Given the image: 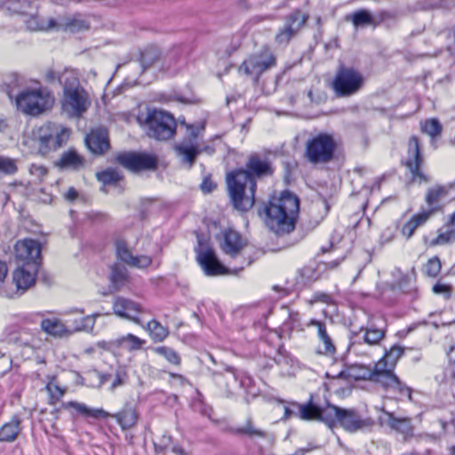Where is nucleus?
I'll return each mask as SVG.
<instances>
[{
	"instance_id": "8fccbe9b",
	"label": "nucleus",
	"mask_w": 455,
	"mask_h": 455,
	"mask_svg": "<svg viewBox=\"0 0 455 455\" xmlns=\"http://www.w3.org/2000/svg\"><path fill=\"white\" fill-rule=\"evenodd\" d=\"M434 211L435 209L433 208L427 212L418 213L411 219L412 223H414L416 229L427 222V220L430 218Z\"/></svg>"
},
{
	"instance_id": "ea45409f",
	"label": "nucleus",
	"mask_w": 455,
	"mask_h": 455,
	"mask_svg": "<svg viewBox=\"0 0 455 455\" xmlns=\"http://www.w3.org/2000/svg\"><path fill=\"white\" fill-rule=\"evenodd\" d=\"M384 337V331L381 329L369 328L363 332V340L369 345L378 344Z\"/></svg>"
},
{
	"instance_id": "4468645a",
	"label": "nucleus",
	"mask_w": 455,
	"mask_h": 455,
	"mask_svg": "<svg viewBox=\"0 0 455 455\" xmlns=\"http://www.w3.org/2000/svg\"><path fill=\"white\" fill-rule=\"evenodd\" d=\"M275 66V57L269 49L246 59L239 67V72L257 79L263 72Z\"/></svg>"
},
{
	"instance_id": "a18cd8bd",
	"label": "nucleus",
	"mask_w": 455,
	"mask_h": 455,
	"mask_svg": "<svg viewBox=\"0 0 455 455\" xmlns=\"http://www.w3.org/2000/svg\"><path fill=\"white\" fill-rule=\"evenodd\" d=\"M156 352L163 356H164L171 363L179 364L180 363V356L178 354L166 347H159L156 348Z\"/></svg>"
},
{
	"instance_id": "aec40b11",
	"label": "nucleus",
	"mask_w": 455,
	"mask_h": 455,
	"mask_svg": "<svg viewBox=\"0 0 455 455\" xmlns=\"http://www.w3.org/2000/svg\"><path fill=\"white\" fill-rule=\"evenodd\" d=\"M116 250L117 258L131 267L145 268L152 263V259L148 256H134L124 240L120 239L116 241Z\"/></svg>"
},
{
	"instance_id": "2eb2a0df",
	"label": "nucleus",
	"mask_w": 455,
	"mask_h": 455,
	"mask_svg": "<svg viewBox=\"0 0 455 455\" xmlns=\"http://www.w3.org/2000/svg\"><path fill=\"white\" fill-rule=\"evenodd\" d=\"M116 161L132 172L155 170L157 166L156 156L147 153L124 152L116 156Z\"/></svg>"
},
{
	"instance_id": "f3484780",
	"label": "nucleus",
	"mask_w": 455,
	"mask_h": 455,
	"mask_svg": "<svg viewBox=\"0 0 455 455\" xmlns=\"http://www.w3.org/2000/svg\"><path fill=\"white\" fill-rule=\"evenodd\" d=\"M112 308L116 316L140 323L138 315L142 313L143 308L138 302L118 296L113 299Z\"/></svg>"
},
{
	"instance_id": "c85d7f7f",
	"label": "nucleus",
	"mask_w": 455,
	"mask_h": 455,
	"mask_svg": "<svg viewBox=\"0 0 455 455\" xmlns=\"http://www.w3.org/2000/svg\"><path fill=\"white\" fill-rule=\"evenodd\" d=\"M146 343L144 339L133 334H126L116 339L115 344L128 351H136L141 349Z\"/></svg>"
},
{
	"instance_id": "37998d69",
	"label": "nucleus",
	"mask_w": 455,
	"mask_h": 455,
	"mask_svg": "<svg viewBox=\"0 0 455 455\" xmlns=\"http://www.w3.org/2000/svg\"><path fill=\"white\" fill-rule=\"evenodd\" d=\"M441 267L442 265L439 258L434 257L428 259L425 267V272L428 276L435 277L440 273Z\"/></svg>"
},
{
	"instance_id": "412c9836",
	"label": "nucleus",
	"mask_w": 455,
	"mask_h": 455,
	"mask_svg": "<svg viewBox=\"0 0 455 455\" xmlns=\"http://www.w3.org/2000/svg\"><path fill=\"white\" fill-rule=\"evenodd\" d=\"M88 149L95 154H103L109 147L108 132L104 128L92 130L85 138Z\"/></svg>"
},
{
	"instance_id": "39448f33",
	"label": "nucleus",
	"mask_w": 455,
	"mask_h": 455,
	"mask_svg": "<svg viewBox=\"0 0 455 455\" xmlns=\"http://www.w3.org/2000/svg\"><path fill=\"white\" fill-rule=\"evenodd\" d=\"M228 188L235 208L247 211L254 204L255 181L249 172L238 170L228 174Z\"/></svg>"
},
{
	"instance_id": "dca6fc26",
	"label": "nucleus",
	"mask_w": 455,
	"mask_h": 455,
	"mask_svg": "<svg viewBox=\"0 0 455 455\" xmlns=\"http://www.w3.org/2000/svg\"><path fill=\"white\" fill-rule=\"evenodd\" d=\"M42 243L32 238H25L16 242L14 245L15 259L21 265L38 264L41 261Z\"/></svg>"
},
{
	"instance_id": "5fc2aeb1",
	"label": "nucleus",
	"mask_w": 455,
	"mask_h": 455,
	"mask_svg": "<svg viewBox=\"0 0 455 455\" xmlns=\"http://www.w3.org/2000/svg\"><path fill=\"white\" fill-rule=\"evenodd\" d=\"M416 230L414 223L410 220L408 222H406L402 229L401 232L403 235H404L407 239L411 237Z\"/></svg>"
},
{
	"instance_id": "de8ad7c7",
	"label": "nucleus",
	"mask_w": 455,
	"mask_h": 455,
	"mask_svg": "<svg viewBox=\"0 0 455 455\" xmlns=\"http://www.w3.org/2000/svg\"><path fill=\"white\" fill-rule=\"evenodd\" d=\"M403 349L399 347H393L386 355L383 356L390 363V367H394L396 364L397 360L402 356Z\"/></svg>"
},
{
	"instance_id": "473e14b6",
	"label": "nucleus",
	"mask_w": 455,
	"mask_h": 455,
	"mask_svg": "<svg viewBox=\"0 0 455 455\" xmlns=\"http://www.w3.org/2000/svg\"><path fill=\"white\" fill-rule=\"evenodd\" d=\"M160 52L156 48L146 49L141 53V65L144 69L156 67L160 62Z\"/></svg>"
},
{
	"instance_id": "0e129e2a",
	"label": "nucleus",
	"mask_w": 455,
	"mask_h": 455,
	"mask_svg": "<svg viewBox=\"0 0 455 455\" xmlns=\"http://www.w3.org/2000/svg\"><path fill=\"white\" fill-rule=\"evenodd\" d=\"M172 451H173L174 453H176L178 455H184L183 451L180 447H176L175 446V447L172 448Z\"/></svg>"
},
{
	"instance_id": "7ed1b4c3",
	"label": "nucleus",
	"mask_w": 455,
	"mask_h": 455,
	"mask_svg": "<svg viewBox=\"0 0 455 455\" xmlns=\"http://www.w3.org/2000/svg\"><path fill=\"white\" fill-rule=\"evenodd\" d=\"M49 82L58 81L63 87L62 110L69 117H80L91 106L86 91L80 85L78 75L74 69L66 68L61 72L48 71Z\"/></svg>"
},
{
	"instance_id": "c03bdc74",
	"label": "nucleus",
	"mask_w": 455,
	"mask_h": 455,
	"mask_svg": "<svg viewBox=\"0 0 455 455\" xmlns=\"http://www.w3.org/2000/svg\"><path fill=\"white\" fill-rule=\"evenodd\" d=\"M423 131L431 137H435L441 132V124L436 119L427 120L422 126Z\"/></svg>"
},
{
	"instance_id": "7c9ffc66",
	"label": "nucleus",
	"mask_w": 455,
	"mask_h": 455,
	"mask_svg": "<svg viewBox=\"0 0 455 455\" xmlns=\"http://www.w3.org/2000/svg\"><path fill=\"white\" fill-rule=\"evenodd\" d=\"M347 376L355 379H370L372 381V368L364 364L355 363L347 368Z\"/></svg>"
},
{
	"instance_id": "c9c22d12",
	"label": "nucleus",
	"mask_w": 455,
	"mask_h": 455,
	"mask_svg": "<svg viewBox=\"0 0 455 455\" xmlns=\"http://www.w3.org/2000/svg\"><path fill=\"white\" fill-rule=\"evenodd\" d=\"M447 195V189L442 186H435L430 188L426 196V201L431 209H436L434 207L436 204H438L443 198H444Z\"/></svg>"
},
{
	"instance_id": "c756f323",
	"label": "nucleus",
	"mask_w": 455,
	"mask_h": 455,
	"mask_svg": "<svg viewBox=\"0 0 455 455\" xmlns=\"http://www.w3.org/2000/svg\"><path fill=\"white\" fill-rule=\"evenodd\" d=\"M247 168L256 175H265L271 172L269 163L259 156H251L247 164Z\"/></svg>"
},
{
	"instance_id": "bb28decb",
	"label": "nucleus",
	"mask_w": 455,
	"mask_h": 455,
	"mask_svg": "<svg viewBox=\"0 0 455 455\" xmlns=\"http://www.w3.org/2000/svg\"><path fill=\"white\" fill-rule=\"evenodd\" d=\"M100 316V314H92L85 316H82L76 319L73 324L69 326L72 331V334L79 331L91 332L95 325L96 319Z\"/></svg>"
},
{
	"instance_id": "a19ab883",
	"label": "nucleus",
	"mask_w": 455,
	"mask_h": 455,
	"mask_svg": "<svg viewBox=\"0 0 455 455\" xmlns=\"http://www.w3.org/2000/svg\"><path fill=\"white\" fill-rule=\"evenodd\" d=\"M46 390L50 395L52 400H60L66 392V389L62 387L56 380L55 378L52 379L46 385Z\"/></svg>"
},
{
	"instance_id": "13d9d810",
	"label": "nucleus",
	"mask_w": 455,
	"mask_h": 455,
	"mask_svg": "<svg viewBox=\"0 0 455 455\" xmlns=\"http://www.w3.org/2000/svg\"><path fill=\"white\" fill-rule=\"evenodd\" d=\"M79 194L74 188H69L68 190L64 194V198L68 202H74L78 199Z\"/></svg>"
},
{
	"instance_id": "1a4fd4ad",
	"label": "nucleus",
	"mask_w": 455,
	"mask_h": 455,
	"mask_svg": "<svg viewBox=\"0 0 455 455\" xmlns=\"http://www.w3.org/2000/svg\"><path fill=\"white\" fill-rule=\"evenodd\" d=\"M394 367L384 357L377 362L372 368V381L385 389L407 396L411 399V390L405 387L394 373Z\"/></svg>"
},
{
	"instance_id": "79ce46f5",
	"label": "nucleus",
	"mask_w": 455,
	"mask_h": 455,
	"mask_svg": "<svg viewBox=\"0 0 455 455\" xmlns=\"http://www.w3.org/2000/svg\"><path fill=\"white\" fill-rule=\"evenodd\" d=\"M16 162L9 157L0 156V175H12L17 172Z\"/></svg>"
},
{
	"instance_id": "9b49d317",
	"label": "nucleus",
	"mask_w": 455,
	"mask_h": 455,
	"mask_svg": "<svg viewBox=\"0 0 455 455\" xmlns=\"http://www.w3.org/2000/svg\"><path fill=\"white\" fill-rule=\"evenodd\" d=\"M325 424L329 427L337 425L349 432H355L361 429L364 423L353 410H346L335 405H328L324 410Z\"/></svg>"
},
{
	"instance_id": "f8f14e48",
	"label": "nucleus",
	"mask_w": 455,
	"mask_h": 455,
	"mask_svg": "<svg viewBox=\"0 0 455 455\" xmlns=\"http://www.w3.org/2000/svg\"><path fill=\"white\" fill-rule=\"evenodd\" d=\"M335 142L328 134H319L307 143L306 156L313 164L329 162L334 153Z\"/></svg>"
},
{
	"instance_id": "f704fd0d",
	"label": "nucleus",
	"mask_w": 455,
	"mask_h": 455,
	"mask_svg": "<svg viewBox=\"0 0 455 455\" xmlns=\"http://www.w3.org/2000/svg\"><path fill=\"white\" fill-rule=\"evenodd\" d=\"M347 20H351L355 28L364 27L373 23V19L370 12L365 10L358 11L346 17Z\"/></svg>"
},
{
	"instance_id": "0eeeda50",
	"label": "nucleus",
	"mask_w": 455,
	"mask_h": 455,
	"mask_svg": "<svg viewBox=\"0 0 455 455\" xmlns=\"http://www.w3.org/2000/svg\"><path fill=\"white\" fill-rule=\"evenodd\" d=\"M15 102L22 113L37 116L52 108L54 97L43 88L25 89L17 95Z\"/></svg>"
},
{
	"instance_id": "e433bc0d",
	"label": "nucleus",
	"mask_w": 455,
	"mask_h": 455,
	"mask_svg": "<svg viewBox=\"0 0 455 455\" xmlns=\"http://www.w3.org/2000/svg\"><path fill=\"white\" fill-rule=\"evenodd\" d=\"M127 271L125 268L115 267L112 268L110 281L115 291L120 290L127 281Z\"/></svg>"
},
{
	"instance_id": "052dcab7",
	"label": "nucleus",
	"mask_w": 455,
	"mask_h": 455,
	"mask_svg": "<svg viewBox=\"0 0 455 455\" xmlns=\"http://www.w3.org/2000/svg\"><path fill=\"white\" fill-rule=\"evenodd\" d=\"M8 268L5 262L0 260V284L3 283L6 275H7Z\"/></svg>"
},
{
	"instance_id": "393cba45",
	"label": "nucleus",
	"mask_w": 455,
	"mask_h": 455,
	"mask_svg": "<svg viewBox=\"0 0 455 455\" xmlns=\"http://www.w3.org/2000/svg\"><path fill=\"white\" fill-rule=\"evenodd\" d=\"M299 411V417L304 420H321L325 423L324 410L314 404L311 401L305 404H296Z\"/></svg>"
},
{
	"instance_id": "e2e57ef3",
	"label": "nucleus",
	"mask_w": 455,
	"mask_h": 455,
	"mask_svg": "<svg viewBox=\"0 0 455 455\" xmlns=\"http://www.w3.org/2000/svg\"><path fill=\"white\" fill-rule=\"evenodd\" d=\"M283 409V419H287L288 418L291 417V415L292 414V411L286 405H284Z\"/></svg>"
},
{
	"instance_id": "680f3d73",
	"label": "nucleus",
	"mask_w": 455,
	"mask_h": 455,
	"mask_svg": "<svg viewBox=\"0 0 455 455\" xmlns=\"http://www.w3.org/2000/svg\"><path fill=\"white\" fill-rule=\"evenodd\" d=\"M125 418H127V427L132 426L136 421V415L134 411H127Z\"/></svg>"
},
{
	"instance_id": "ddd939ff",
	"label": "nucleus",
	"mask_w": 455,
	"mask_h": 455,
	"mask_svg": "<svg viewBox=\"0 0 455 455\" xmlns=\"http://www.w3.org/2000/svg\"><path fill=\"white\" fill-rule=\"evenodd\" d=\"M39 267L38 264L20 265L12 273V283L14 289L5 291V296L13 298L24 293L36 283Z\"/></svg>"
},
{
	"instance_id": "bf43d9fd",
	"label": "nucleus",
	"mask_w": 455,
	"mask_h": 455,
	"mask_svg": "<svg viewBox=\"0 0 455 455\" xmlns=\"http://www.w3.org/2000/svg\"><path fill=\"white\" fill-rule=\"evenodd\" d=\"M394 235V230L388 228L383 231L381 239L384 243H389L393 240Z\"/></svg>"
},
{
	"instance_id": "69168bd1",
	"label": "nucleus",
	"mask_w": 455,
	"mask_h": 455,
	"mask_svg": "<svg viewBox=\"0 0 455 455\" xmlns=\"http://www.w3.org/2000/svg\"><path fill=\"white\" fill-rule=\"evenodd\" d=\"M70 314H84V310L83 309H79V308H75L74 310H71L69 312Z\"/></svg>"
},
{
	"instance_id": "6ab92c4d",
	"label": "nucleus",
	"mask_w": 455,
	"mask_h": 455,
	"mask_svg": "<svg viewBox=\"0 0 455 455\" xmlns=\"http://www.w3.org/2000/svg\"><path fill=\"white\" fill-rule=\"evenodd\" d=\"M422 162L423 160L420 155L419 140L416 137H411L409 140V156L406 161V166L409 168L414 181H427V177L420 172L419 169Z\"/></svg>"
},
{
	"instance_id": "f257e3e1",
	"label": "nucleus",
	"mask_w": 455,
	"mask_h": 455,
	"mask_svg": "<svg viewBox=\"0 0 455 455\" xmlns=\"http://www.w3.org/2000/svg\"><path fill=\"white\" fill-rule=\"evenodd\" d=\"M219 241L222 251L231 259L239 258L241 259V266L233 269L225 267L220 263L214 251L198 238L199 245L196 250L197 261L205 275L214 276L226 274H236L239 270L243 269L244 266L251 264L250 260H246L243 257L247 243L239 233L233 229L224 230Z\"/></svg>"
},
{
	"instance_id": "f03ea898",
	"label": "nucleus",
	"mask_w": 455,
	"mask_h": 455,
	"mask_svg": "<svg viewBox=\"0 0 455 455\" xmlns=\"http://www.w3.org/2000/svg\"><path fill=\"white\" fill-rule=\"evenodd\" d=\"M299 211V198L291 192L283 191L279 196L271 198L265 206L264 222L275 234L286 235L294 229Z\"/></svg>"
},
{
	"instance_id": "3c124183",
	"label": "nucleus",
	"mask_w": 455,
	"mask_h": 455,
	"mask_svg": "<svg viewBox=\"0 0 455 455\" xmlns=\"http://www.w3.org/2000/svg\"><path fill=\"white\" fill-rule=\"evenodd\" d=\"M434 211L435 209L433 208L427 212L418 213L411 219L412 223H414L416 229L427 222V220L430 218Z\"/></svg>"
},
{
	"instance_id": "72a5a7b5",
	"label": "nucleus",
	"mask_w": 455,
	"mask_h": 455,
	"mask_svg": "<svg viewBox=\"0 0 455 455\" xmlns=\"http://www.w3.org/2000/svg\"><path fill=\"white\" fill-rule=\"evenodd\" d=\"M146 329L149 332L151 339L155 341L164 340L169 333L167 328L155 320L148 322Z\"/></svg>"
},
{
	"instance_id": "4be33fe9",
	"label": "nucleus",
	"mask_w": 455,
	"mask_h": 455,
	"mask_svg": "<svg viewBox=\"0 0 455 455\" xmlns=\"http://www.w3.org/2000/svg\"><path fill=\"white\" fill-rule=\"evenodd\" d=\"M41 328L44 332L53 337L72 335V331L69 329V326L56 317L43 319Z\"/></svg>"
},
{
	"instance_id": "b1692460",
	"label": "nucleus",
	"mask_w": 455,
	"mask_h": 455,
	"mask_svg": "<svg viewBox=\"0 0 455 455\" xmlns=\"http://www.w3.org/2000/svg\"><path fill=\"white\" fill-rule=\"evenodd\" d=\"M20 419L14 417L11 421L4 424L0 428V442L12 443L16 440L21 432Z\"/></svg>"
},
{
	"instance_id": "9d476101",
	"label": "nucleus",
	"mask_w": 455,
	"mask_h": 455,
	"mask_svg": "<svg viewBox=\"0 0 455 455\" xmlns=\"http://www.w3.org/2000/svg\"><path fill=\"white\" fill-rule=\"evenodd\" d=\"M363 84V76L358 70L348 67H340L332 81L333 91L339 97L357 93Z\"/></svg>"
},
{
	"instance_id": "6e6d98bb",
	"label": "nucleus",
	"mask_w": 455,
	"mask_h": 455,
	"mask_svg": "<svg viewBox=\"0 0 455 455\" xmlns=\"http://www.w3.org/2000/svg\"><path fill=\"white\" fill-rule=\"evenodd\" d=\"M216 188V184L210 179L206 178L201 184V189L204 193H211Z\"/></svg>"
},
{
	"instance_id": "338daca9",
	"label": "nucleus",
	"mask_w": 455,
	"mask_h": 455,
	"mask_svg": "<svg viewBox=\"0 0 455 455\" xmlns=\"http://www.w3.org/2000/svg\"><path fill=\"white\" fill-rule=\"evenodd\" d=\"M198 133H199V131H197V132H196L194 130H192V132H191V134H190V135H191L194 139H196V138L198 136Z\"/></svg>"
},
{
	"instance_id": "a211bd4d",
	"label": "nucleus",
	"mask_w": 455,
	"mask_h": 455,
	"mask_svg": "<svg viewBox=\"0 0 455 455\" xmlns=\"http://www.w3.org/2000/svg\"><path fill=\"white\" fill-rule=\"evenodd\" d=\"M307 17L301 12L296 11L293 12L275 35V43L279 45L287 44L291 38L304 26Z\"/></svg>"
},
{
	"instance_id": "5701e85b",
	"label": "nucleus",
	"mask_w": 455,
	"mask_h": 455,
	"mask_svg": "<svg viewBox=\"0 0 455 455\" xmlns=\"http://www.w3.org/2000/svg\"><path fill=\"white\" fill-rule=\"evenodd\" d=\"M306 325L307 327L314 326L316 328L318 338L322 343L319 347V352L323 355L334 354L335 346L326 331L325 325L322 322L316 320H310Z\"/></svg>"
},
{
	"instance_id": "774afa93",
	"label": "nucleus",
	"mask_w": 455,
	"mask_h": 455,
	"mask_svg": "<svg viewBox=\"0 0 455 455\" xmlns=\"http://www.w3.org/2000/svg\"><path fill=\"white\" fill-rule=\"evenodd\" d=\"M451 223L452 225H455V212H454V213L451 215Z\"/></svg>"
},
{
	"instance_id": "cd10ccee",
	"label": "nucleus",
	"mask_w": 455,
	"mask_h": 455,
	"mask_svg": "<svg viewBox=\"0 0 455 455\" xmlns=\"http://www.w3.org/2000/svg\"><path fill=\"white\" fill-rule=\"evenodd\" d=\"M59 164L60 167L78 170L84 166V158L75 150L63 153Z\"/></svg>"
},
{
	"instance_id": "20e7f679",
	"label": "nucleus",
	"mask_w": 455,
	"mask_h": 455,
	"mask_svg": "<svg viewBox=\"0 0 455 455\" xmlns=\"http://www.w3.org/2000/svg\"><path fill=\"white\" fill-rule=\"evenodd\" d=\"M7 8L12 12L24 16L23 21L26 23L28 29L31 31L63 30L77 32L87 28L84 21L70 18H60L58 20L52 18L46 20H41L36 15L28 12V9H31L28 0H12Z\"/></svg>"
},
{
	"instance_id": "58836bf2",
	"label": "nucleus",
	"mask_w": 455,
	"mask_h": 455,
	"mask_svg": "<svg viewBox=\"0 0 455 455\" xmlns=\"http://www.w3.org/2000/svg\"><path fill=\"white\" fill-rule=\"evenodd\" d=\"M385 415L387 416L386 423L393 429L398 431H405L409 428V420L405 418L403 419H396L390 412L385 411Z\"/></svg>"
},
{
	"instance_id": "4c0bfd02",
	"label": "nucleus",
	"mask_w": 455,
	"mask_h": 455,
	"mask_svg": "<svg viewBox=\"0 0 455 455\" xmlns=\"http://www.w3.org/2000/svg\"><path fill=\"white\" fill-rule=\"evenodd\" d=\"M99 181L105 185L115 184L121 180V174L115 169H107L101 172L96 174Z\"/></svg>"
},
{
	"instance_id": "864d4df0",
	"label": "nucleus",
	"mask_w": 455,
	"mask_h": 455,
	"mask_svg": "<svg viewBox=\"0 0 455 455\" xmlns=\"http://www.w3.org/2000/svg\"><path fill=\"white\" fill-rule=\"evenodd\" d=\"M433 291L435 294H443L445 298H449L451 293V288L450 285L438 283L433 286Z\"/></svg>"
},
{
	"instance_id": "a878e982",
	"label": "nucleus",
	"mask_w": 455,
	"mask_h": 455,
	"mask_svg": "<svg viewBox=\"0 0 455 455\" xmlns=\"http://www.w3.org/2000/svg\"><path fill=\"white\" fill-rule=\"evenodd\" d=\"M178 155L182 158V161L188 163L189 166L192 165L196 156L199 154L200 150L198 145L192 140H185L175 147Z\"/></svg>"
},
{
	"instance_id": "09e8293b",
	"label": "nucleus",
	"mask_w": 455,
	"mask_h": 455,
	"mask_svg": "<svg viewBox=\"0 0 455 455\" xmlns=\"http://www.w3.org/2000/svg\"><path fill=\"white\" fill-rule=\"evenodd\" d=\"M455 240V229H451L448 232L442 233L437 235V237L433 240L432 244L433 245H440V244H445L451 242H453Z\"/></svg>"
},
{
	"instance_id": "4d7b16f0",
	"label": "nucleus",
	"mask_w": 455,
	"mask_h": 455,
	"mask_svg": "<svg viewBox=\"0 0 455 455\" xmlns=\"http://www.w3.org/2000/svg\"><path fill=\"white\" fill-rule=\"evenodd\" d=\"M124 382H125V374L117 372L115 377V379L113 380V382L111 384V389L112 390L116 389V387L124 385Z\"/></svg>"
},
{
	"instance_id": "49530a36",
	"label": "nucleus",
	"mask_w": 455,
	"mask_h": 455,
	"mask_svg": "<svg viewBox=\"0 0 455 455\" xmlns=\"http://www.w3.org/2000/svg\"><path fill=\"white\" fill-rule=\"evenodd\" d=\"M29 173L35 178V182H41L47 174L45 167L40 164H31L29 168Z\"/></svg>"
},
{
	"instance_id": "423d86ee",
	"label": "nucleus",
	"mask_w": 455,
	"mask_h": 455,
	"mask_svg": "<svg viewBox=\"0 0 455 455\" xmlns=\"http://www.w3.org/2000/svg\"><path fill=\"white\" fill-rule=\"evenodd\" d=\"M70 129L48 122L33 130L32 139L41 155L55 151L67 143L70 136Z\"/></svg>"
},
{
	"instance_id": "2f4dec72",
	"label": "nucleus",
	"mask_w": 455,
	"mask_h": 455,
	"mask_svg": "<svg viewBox=\"0 0 455 455\" xmlns=\"http://www.w3.org/2000/svg\"><path fill=\"white\" fill-rule=\"evenodd\" d=\"M63 406L64 408H74L80 413L92 418H105L108 416V413L102 409L92 410L88 408L85 404L76 402H68Z\"/></svg>"
},
{
	"instance_id": "6e6552de",
	"label": "nucleus",
	"mask_w": 455,
	"mask_h": 455,
	"mask_svg": "<svg viewBox=\"0 0 455 455\" xmlns=\"http://www.w3.org/2000/svg\"><path fill=\"white\" fill-rule=\"evenodd\" d=\"M145 124L148 135L158 140L171 139L176 129L174 117L165 111L157 109L148 112Z\"/></svg>"
},
{
	"instance_id": "603ef678",
	"label": "nucleus",
	"mask_w": 455,
	"mask_h": 455,
	"mask_svg": "<svg viewBox=\"0 0 455 455\" xmlns=\"http://www.w3.org/2000/svg\"><path fill=\"white\" fill-rule=\"evenodd\" d=\"M240 432H242L243 434H246V435H249L251 436H260V437H262V436L265 435L264 432L262 430H260V429H258V428L254 427L251 421H248L246 423V425L240 428Z\"/></svg>"
}]
</instances>
